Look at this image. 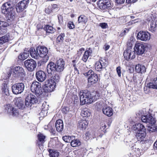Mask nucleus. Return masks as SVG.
<instances>
[{"mask_svg": "<svg viewBox=\"0 0 157 157\" xmlns=\"http://www.w3.org/2000/svg\"><path fill=\"white\" fill-rule=\"evenodd\" d=\"M157 20L155 19L152 20L150 24L149 30L152 32H155L157 29Z\"/></svg>", "mask_w": 157, "mask_h": 157, "instance_id": "b1692460", "label": "nucleus"}, {"mask_svg": "<svg viewBox=\"0 0 157 157\" xmlns=\"http://www.w3.org/2000/svg\"><path fill=\"white\" fill-rule=\"evenodd\" d=\"M150 33L147 32L140 31L137 35V38L139 40L143 41H149L151 39Z\"/></svg>", "mask_w": 157, "mask_h": 157, "instance_id": "f8f14e48", "label": "nucleus"}, {"mask_svg": "<svg viewBox=\"0 0 157 157\" xmlns=\"http://www.w3.org/2000/svg\"><path fill=\"white\" fill-rule=\"evenodd\" d=\"M29 56V51L28 48H25L24 52L21 53L18 56V59L21 60H24Z\"/></svg>", "mask_w": 157, "mask_h": 157, "instance_id": "412c9836", "label": "nucleus"}, {"mask_svg": "<svg viewBox=\"0 0 157 157\" xmlns=\"http://www.w3.org/2000/svg\"><path fill=\"white\" fill-rule=\"evenodd\" d=\"M97 136V133L94 130H90L86 133V139L89 140L90 138H94Z\"/></svg>", "mask_w": 157, "mask_h": 157, "instance_id": "cd10ccee", "label": "nucleus"}, {"mask_svg": "<svg viewBox=\"0 0 157 157\" xmlns=\"http://www.w3.org/2000/svg\"><path fill=\"white\" fill-rule=\"evenodd\" d=\"M55 126L56 130L58 132H61L63 130V127L62 121L60 119L57 120L56 122Z\"/></svg>", "mask_w": 157, "mask_h": 157, "instance_id": "bb28decb", "label": "nucleus"}, {"mask_svg": "<svg viewBox=\"0 0 157 157\" xmlns=\"http://www.w3.org/2000/svg\"><path fill=\"white\" fill-rule=\"evenodd\" d=\"M141 119L143 122L148 123L151 124V126H148L147 128L149 132H154L157 130V126L153 125L155 123V121L153 117L150 115L142 116Z\"/></svg>", "mask_w": 157, "mask_h": 157, "instance_id": "f03ea898", "label": "nucleus"}, {"mask_svg": "<svg viewBox=\"0 0 157 157\" xmlns=\"http://www.w3.org/2000/svg\"><path fill=\"white\" fill-rule=\"evenodd\" d=\"M101 94L100 93H99L98 92H97L95 93V94L94 96V100H96L97 99L101 97Z\"/></svg>", "mask_w": 157, "mask_h": 157, "instance_id": "6e6d98bb", "label": "nucleus"}, {"mask_svg": "<svg viewBox=\"0 0 157 157\" xmlns=\"http://www.w3.org/2000/svg\"><path fill=\"white\" fill-rule=\"evenodd\" d=\"M36 97L33 94H28L25 99V105L27 107L31 106L32 105L37 102Z\"/></svg>", "mask_w": 157, "mask_h": 157, "instance_id": "9b49d317", "label": "nucleus"}, {"mask_svg": "<svg viewBox=\"0 0 157 157\" xmlns=\"http://www.w3.org/2000/svg\"><path fill=\"white\" fill-rule=\"evenodd\" d=\"M64 34H61L59 35L57 38V41L59 42H62L64 40Z\"/></svg>", "mask_w": 157, "mask_h": 157, "instance_id": "8fccbe9b", "label": "nucleus"}, {"mask_svg": "<svg viewBox=\"0 0 157 157\" xmlns=\"http://www.w3.org/2000/svg\"><path fill=\"white\" fill-rule=\"evenodd\" d=\"M117 73L119 77L121 76V68L120 67H117L116 69Z\"/></svg>", "mask_w": 157, "mask_h": 157, "instance_id": "052dcab7", "label": "nucleus"}, {"mask_svg": "<svg viewBox=\"0 0 157 157\" xmlns=\"http://www.w3.org/2000/svg\"><path fill=\"white\" fill-rule=\"evenodd\" d=\"M38 138L40 142L41 143H44L45 142V136L43 134L40 133L38 135Z\"/></svg>", "mask_w": 157, "mask_h": 157, "instance_id": "a18cd8bd", "label": "nucleus"}, {"mask_svg": "<svg viewBox=\"0 0 157 157\" xmlns=\"http://www.w3.org/2000/svg\"><path fill=\"white\" fill-rule=\"evenodd\" d=\"M9 24L6 22L0 21V30H3L4 32H6L4 28L8 26Z\"/></svg>", "mask_w": 157, "mask_h": 157, "instance_id": "a19ab883", "label": "nucleus"}, {"mask_svg": "<svg viewBox=\"0 0 157 157\" xmlns=\"http://www.w3.org/2000/svg\"><path fill=\"white\" fill-rule=\"evenodd\" d=\"M146 48V46L143 43L137 41L135 44L133 49L136 54L142 55L145 52Z\"/></svg>", "mask_w": 157, "mask_h": 157, "instance_id": "39448f33", "label": "nucleus"}, {"mask_svg": "<svg viewBox=\"0 0 157 157\" xmlns=\"http://www.w3.org/2000/svg\"><path fill=\"white\" fill-rule=\"evenodd\" d=\"M88 124V123L85 120H81L78 121V127L80 129H85Z\"/></svg>", "mask_w": 157, "mask_h": 157, "instance_id": "c756f323", "label": "nucleus"}, {"mask_svg": "<svg viewBox=\"0 0 157 157\" xmlns=\"http://www.w3.org/2000/svg\"><path fill=\"white\" fill-rule=\"evenodd\" d=\"M99 26L103 29L107 28L108 27L107 23H101L99 24Z\"/></svg>", "mask_w": 157, "mask_h": 157, "instance_id": "5fc2aeb1", "label": "nucleus"}, {"mask_svg": "<svg viewBox=\"0 0 157 157\" xmlns=\"http://www.w3.org/2000/svg\"><path fill=\"white\" fill-rule=\"evenodd\" d=\"M146 130L145 127L136 132V136L139 141L143 140L146 136Z\"/></svg>", "mask_w": 157, "mask_h": 157, "instance_id": "a211bd4d", "label": "nucleus"}, {"mask_svg": "<svg viewBox=\"0 0 157 157\" xmlns=\"http://www.w3.org/2000/svg\"><path fill=\"white\" fill-rule=\"evenodd\" d=\"M95 93H93L91 94L90 92L88 91L86 97V98L83 101H82L81 103V105H83L86 103H91L94 100V95Z\"/></svg>", "mask_w": 157, "mask_h": 157, "instance_id": "f3484780", "label": "nucleus"}, {"mask_svg": "<svg viewBox=\"0 0 157 157\" xmlns=\"http://www.w3.org/2000/svg\"><path fill=\"white\" fill-rule=\"evenodd\" d=\"M11 69L13 70V72L15 74H17L18 75H24L25 73L23 68L19 66H16Z\"/></svg>", "mask_w": 157, "mask_h": 157, "instance_id": "aec40b11", "label": "nucleus"}, {"mask_svg": "<svg viewBox=\"0 0 157 157\" xmlns=\"http://www.w3.org/2000/svg\"><path fill=\"white\" fill-rule=\"evenodd\" d=\"M18 114L19 113L18 110L17 109L14 108L12 112V113L10 114V115H11L13 116H17L18 115Z\"/></svg>", "mask_w": 157, "mask_h": 157, "instance_id": "864d4df0", "label": "nucleus"}, {"mask_svg": "<svg viewBox=\"0 0 157 157\" xmlns=\"http://www.w3.org/2000/svg\"><path fill=\"white\" fill-rule=\"evenodd\" d=\"M129 72L130 73H132L134 71V69L133 68L130 67L129 69Z\"/></svg>", "mask_w": 157, "mask_h": 157, "instance_id": "774afa93", "label": "nucleus"}, {"mask_svg": "<svg viewBox=\"0 0 157 157\" xmlns=\"http://www.w3.org/2000/svg\"><path fill=\"white\" fill-rule=\"evenodd\" d=\"M80 152V150H76L73 151V153L74 155H73L74 157L78 155L79 156V153Z\"/></svg>", "mask_w": 157, "mask_h": 157, "instance_id": "13d9d810", "label": "nucleus"}, {"mask_svg": "<svg viewBox=\"0 0 157 157\" xmlns=\"http://www.w3.org/2000/svg\"><path fill=\"white\" fill-rule=\"evenodd\" d=\"M98 6L101 9L105 10L111 6L110 0H100L98 2Z\"/></svg>", "mask_w": 157, "mask_h": 157, "instance_id": "4468645a", "label": "nucleus"}, {"mask_svg": "<svg viewBox=\"0 0 157 157\" xmlns=\"http://www.w3.org/2000/svg\"><path fill=\"white\" fill-rule=\"evenodd\" d=\"M52 6H49L45 8V12L47 14H50L52 11Z\"/></svg>", "mask_w": 157, "mask_h": 157, "instance_id": "3c124183", "label": "nucleus"}, {"mask_svg": "<svg viewBox=\"0 0 157 157\" xmlns=\"http://www.w3.org/2000/svg\"><path fill=\"white\" fill-rule=\"evenodd\" d=\"M147 85L149 88L157 89V77L154 78L152 82L148 83Z\"/></svg>", "mask_w": 157, "mask_h": 157, "instance_id": "2f4dec72", "label": "nucleus"}, {"mask_svg": "<svg viewBox=\"0 0 157 157\" xmlns=\"http://www.w3.org/2000/svg\"><path fill=\"white\" fill-rule=\"evenodd\" d=\"M31 90L36 95H40L43 93L42 89L40 84L37 81H34L31 86Z\"/></svg>", "mask_w": 157, "mask_h": 157, "instance_id": "423d86ee", "label": "nucleus"}, {"mask_svg": "<svg viewBox=\"0 0 157 157\" xmlns=\"http://www.w3.org/2000/svg\"><path fill=\"white\" fill-rule=\"evenodd\" d=\"M50 157H58L59 153L57 151L50 149L49 151Z\"/></svg>", "mask_w": 157, "mask_h": 157, "instance_id": "e433bc0d", "label": "nucleus"}, {"mask_svg": "<svg viewBox=\"0 0 157 157\" xmlns=\"http://www.w3.org/2000/svg\"><path fill=\"white\" fill-rule=\"evenodd\" d=\"M29 53H30L31 56L34 59H38L39 56L38 52H37V48L36 50L33 48H31L29 49Z\"/></svg>", "mask_w": 157, "mask_h": 157, "instance_id": "5701e85b", "label": "nucleus"}, {"mask_svg": "<svg viewBox=\"0 0 157 157\" xmlns=\"http://www.w3.org/2000/svg\"><path fill=\"white\" fill-rule=\"evenodd\" d=\"M110 47V46L109 45H105V51L108 50Z\"/></svg>", "mask_w": 157, "mask_h": 157, "instance_id": "338daca9", "label": "nucleus"}, {"mask_svg": "<svg viewBox=\"0 0 157 157\" xmlns=\"http://www.w3.org/2000/svg\"><path fill=\"white\" fill-rule=\"evenodd\" d=\"M39 57H44V62H46L48 60V56L47 55L48 50L46 47L44 46L39 47L37 48Z\"/></svg>", "mask_w": 157, "mask_h": 157, "instance_id": "1a4fd4ad", "label": "nucleus"}, {"mask_svg": "<svg viewBox=\"0 0 157 157\" xmlns=\"http://www.w3.org/2000/svg\"><path fill=\"white\" fill-rule=\"evenodd\" d=\"M107 64V62L105 59L100 58L99 61L96 62L95 65V70L98 71H101L102 68Z\"/></svg>", "mask_w": 157, "mask_h": 157, "instance_id": "ddd939ff", "label": "nucleus"}, {"mask_svg": "<svg viewBox=\"0 0 157 157\" xmlns=\"http://www.w3.org/2000/svg\"><path fill=\"white\" fill-rule=\"evenodd\" d=\"M137 0H126V2L127 3H131L135 2Z\"/></svg>", "mask_w": 157, "mask_h": 157, "instance_id": "0e129e2a", "label": "nucleus"}, {"mask_svg": "<svg viewBox=\"0 0 157 157\" xmlns=\"http://www.w3.org/2000/svg\"><path fill=\"white\" fill-rule=\"evenodd\" d=\"M48 113V111H44L43 110H41V112L39 114L40 117H43L46 116Z\"/></svg>", "mask_w": 157, "mask_h": 157, "instance_id": "603ef678", "label": "nucleus"}, {"mask_svg": "<svg viewBox=\"0 0 157 157\" xmlns=\"http://www.w3.org/2000/svg\"><path fill=\"white\" fill-rule=\"evenodd\" d=\"M25 67L28 71H32L34 70L37 66V63L35 60L32 59H28L24 62Z\"/></svg>", "mask_w": 157, "mask_h": 157, "instance_id": "9d476101", "label": "nucleus"}, {"mask_svg": "<svg viewBox=\"0 0 157 157\" xmlns=\"http://www.w3.org/2000/svg\"><path fill=\"white\" fill-rule=\"evenodd\" d=\"M89 52L88 51H86L82 57V60L84 62H86L89 56Z\"/></svg>", "mask_w": 157, "mask_h": 157, "instance_id": "37998d69", "label": "nucleus"}, {"mask_svg": "<svg viewBox=\"0 0 157 157\" xmlns=\"http://www.w3.org/2000/svg\"><path fill=\"white\" fill-rule=\"evenodd\" d=\"M137 21H136V20H132L131 21H130L128 22V25H132L133 24L135 23Z\"/></svg>", "mask_w": 157, "mask_h": 157, "instance_id": "69168bd1", "label": "nucleus"}, {"mask_svg": "<svg viewBox=\"0 0 157 157\" xmlns=\"http://www.w3.org/2000/svg\"><path fill=\"white\" fill-rule=\"evenodd\" d=\"M62 112L64 114L67 113L69 111V109L68 107H64L62 109Z\"/></svg>", "mask_w": 157, "mask_h": 157, "instance_id": "680f3d73", "label": "nucleus"}, {"mask_svg": "<svg viewBox=\"0 0 157 157\" xmlns=\"http://www.w3.org/2000/svg\"><path fill=\"white\" fill-rule=\"evenodd\" d=\"M132 148L133 151L137 153L138 154L139 153L140 149L136 145V144H135L133 146H132Z\"/></svg>", "mask_w": 157, "mask_h": 157, "instance_id": "09e8293b", "label": "nucleus"}, {"mask_svg": "<svg viewBox=\"0 0 157 157\" xmlns=\"http://www.w3.org/2000/svg\"><path fill=\"white\" fill-rule=\"evenodd\" d=\"M135 39L133 36H131L128 40L127 42V45L128 47H132L135 41Z\"/></svg>", "mask_w": 157, "mask_h": 157, "instance_id": "ea45409f", "label": "nucleus"}, {"mask_svg": "<svg viewBox=\"0 0 157 157\" xmlns=\"http://www.w3.org/2000/svg\"><path fill=\"white\" fill-rule=\"evenodd\" d=\"M44 29L47 33H52L55 31V29L52 26L49 25H46Z\"/></svg>", "mask_w": 157, "mask_h": 157, "instance_id": "58836bf2", "label": "nucleus"}, {"mask_svg": "<svg viewBox=\"0 0 157 157\" xmlns=\"http://www.w3.org/2000/svg\"><path fill=\"white\" fill-rule=\"evenodd\" d=\"M24 101L21 98H17L16 100L15 105L20 109H23L25 107Z\"/></svg>", "mask_w": 157, "mask_h": 157, "instance_id": "c85d7f7f", "label": "nucleus"}, {"mask_svg": "<svg viewBox=\"0 0 157 157\" xmlns=\"http://www.w3.org/2000/svg\"><path fill=\"white\" fill-rule=\"evenodd\" d=\"M85 51V48H80L79 50L78 51L77 54L78 56H80L82 54V52H83Z\"/></svg>", "mask_w": 157, "mask_h": 157, "instance_id": "bf43d9fd", "label": "nucleus"}, {"mask_svg": "<svg viewBox=\"0 0 157 157\" xmlns=\"http://www.w3.org/2000/svg\"><path fill=\"white\" fill-rule=\"evenodd\" d=\"M136 53L132 47H128L123 54L124 58L127 60L134 59L136 57Z\"/></svg>", "mask_w": 157, "mask_h": 157, "instance_id": "0eeeda50", "label": "nucleus"}, {"mask_svg": "<svg viewBox=\"0 0 157 157\" xmlns=\"http://www.w3.org/2000/svg\"><path fill=\"white\" fill-rule=\"evenodd\" d=\"M56 71L60 72L62 71L65 68V62L63 59H59L56 62Z\"/></svg>", "mask_w": 157, "mask_h": 157, "instance_id": "dca6fc26", "label": "nucleus"}, {"mask_svg": "<svg viewBox=\"0 0 157 157\" xmlns=\"http://www.w3.org/2000/svg\"><path fill=\"white\" fill-rule=\"evenodd\" d=\"M2 90L3 93H4L6 95H8L9 94V89L7 84L3 83L2 86Z\"/></svg>", "mask_w": 157, "mask_h": 157, "instance_id": "c9c22d12", "label": "nucleus"}, {"mask_svg": "<svg viewBox=\"0 0 157 157\" xmlns=\"http://www.w3.org/2000/svg\"><path fill=\"white\" fill-rule=\"evenodd\" d=\"M88 90H82L80 91L79 94L80 97V102L83 101L86 98V97L87 94Z\"/></svg>", "mask_w": 157, "mask_h": 157, "instance_id": "7c9ffc66", "label": "nucleus"}, {"mask_svg": "<svg viewBox=\"0 0 157 157\" xmlns=\"http://www.w3.org/2000/svg\"><path fill=\"white\" fill-rule=\"evenodd\" d=\"M48 105L46 102L43 103L41 106V110L47 111L48 110Z\"/></svg>", "mask_w": 157, "mask_h": 157, "instance_id": "de8ad7c7", "label": "nucleus"}, {"mask_svg": "<svg viewBox=\"0 0 157 157\" xmlns=\"http://www.w3.org/2000/svg\"><path fill=\"white\" fill-rule=\"evenodd\" d=\"M116 2L118 4H122L124 3L125 0H115Z\"/></svg>", "mask_w": 157, "mask_h": 157, "instance_id": "e2e57ef3", "label": "nucleus"}, {"mask_svg": "<svg viewBox=\"0 0 157 157\" xmlns=\"http://www.w3.org/2000/svg\"><path fill=\"white\" fill-rule=\"evenodd\" d=\"M90 113L87 109H83L81 112V115L83 117H88L90 115Z\"/></svg>", "mask_w": 157, "mask_h": 157, "instance_id": "79ce46f5", "label": "nucleus"}, {"mask_svg": "<svg viewBox=\"0 0 157 157\" xmlns=\"http://www.w3.org/2000/svg\"><path fill=\"white\" fill-rule=\"evenodd\" d=\"M56 64L53 62H50L48 65L47 70L48 72L51 73V71H56Z\"/></svg>", "mask_w": 157, "mask_h": 157, "instance_id": "393cba45", "label": "nucleus"}, {"mask_svg": "<svg viewBox=\"0 0 157 157\" xmlns=\"http://www.w3.org/2000/svg\"><path fill=\"white\" fill-rule=\"evenodd\" d=\"M84 75L86 76H89L88 79V82L89 84L90 85L95 84L98 81L97 75L91 70H90L87 72L84 73Z\"/></svg>", "mask_w": 157, "mask_h": 157, "instance_id": "20e7f679", "label": "nucleus"}, {"mask_svg": "<svg viewBox=\"0 0 157 157\" xmlns=\"http://www.w3.org/2000/svg\"><path fill=\"white\" fill-rule=\"evenodd\" d=\"M87 17L84 15H81L78 18V23L85 24L87 21Z\"/></svg>", "mask_w": 157, "mask_h": 157, "instance_id": "72a5a7b5", "label": "nucleus"}, {"mask_svg": "<svg viewBox=\"0 0 157 157\" xmlns=\"http://www.w3.org/2000/svg\"><path fill=\"white\" fill-rule=\"evenodd\" d=\"M67 26L68 28L71 29L75 28V25L72 22H69Z\"/></svg>", "mask_w": 157, "mask_h": 157, "instance_id": "4d7b16f0", "label": "nucleus"}, {"mask_svg": "<svg viewBox=\"0 0 157 157\" xmlns=\"http://www.w3.org/2000/svg\"><path fill=\"white\" fill-rule=\"evenodd\" d=\"M14 109L12 105L10 104L7 105L5 106V110L10 115L12 113L13 109Z\"/></svg>", "mask_w": 157, "mask_h": 157, "instance_id": "4c0bfd02", "label": "nucleus"}, {"mask_svg": "<svg viewBox=\"0 0 157 157\" xmlns=\"http://www.w3.org/2000/svg\"><path fill=\"white\" fill-rule=\"evenodd\" d=\"M135 70L137 73H144L146 71L145 67L143 65L139 64L136 65Z\"/></svg>", "mask_w": 157, "mask_h": 157, "instance_id": "a878e982", "label": "nucleus"}, {"mask_svg": "<svg viewBox=\"0 0 157 157\" xmlns=\"http://www.w3.org/2000/svg\"><path fill=\"white\" fill-rule=\"evenodd\" d=\"M24 88L25 85L23 83H18L12 86V90L13 94H17L22 92L24 90Z\"/></svg>", "mask_w": 157, "mask_h": 157, "instance_id": "6e6552de", "label": "nucleus"}, {"mask_svg": "<svg viewBox=\"0 0 157 157\" xmlns=\"http://www.w3.org/2000/svg\"><path fill=\"white\" fill-rule=\"evenodd\" d=\"M55 81L54 79H50L47 81L45 84L44 90L48 92H50L54 90L56 87V82H58L59 77L58 76H55Z\"/></svg>", "mask_w": 157, "mask_h": 157, "instance_id": "7ed1b4c3", "label": "nucleus"}, {"mask_svg": "<svg viewBox=\"0 0 157 157\" xmlns=\"http://www.w3.org/2000/svg\"><path fill=\"white\" fill-rule=\"evenodd\" d=\"M13 9V5L9 2L4 3L1 7L2 13L8 20L11 19L14 15Z\"/></svg>", "mask_w": 157, "mask_h": 157, "instance_id": "f257e3e1", "label": "nucleus"}, {"mask_svg": "<svg viewBox=\"0 0 157 157\" xmlns=\"http://www.w3.org/2000/svg\"><path fill=\"white\" fill-rule=\"evenodd\" d=\"M8 38L7 36H5L0 37V44H3L8 41Z\"/></svg>", "mask_w": 157, "mask_h": 157, "instance_id": "c03bdc74", "label": "nucleus"}, {"mask_svg": "<svg viewBox=\"0 0 157 157\" xmlns=\"http://www.w3.org/2000/svg\"><path fill=\"white\" fill-rule=\"evenodd\" d=\"M36 75L37 79L40 82H43L46 78L45 73L42 71H40L36 72Z\"/></svg>", "mask_w": 157, "mask_h": 157, "instance_id": "6ab92c4d", "label": "nucleus"}, {"mask_svg": "<svg viewBox=\"0 0 157 157\" xmlns=\"http://www.w3.org/2000/svg\"><path fill=\"white\" fill-rule=\"evenodd\" d=\"M29 3V0H23L19 3L17 5L16 9L18 12L23 11L27 6Z\"/></svg>", "mask_w": 157, "mask_h": 157, "instance_id": "2eb2a0df", "label": "nucleus"}, {"mask_svg": "<svg viewBox=\"0 0 157 157\" xmlns=\"http://www.w3.org/2000/svg\"><path fill=\"white\" fill-rule=\"evenodd\" d=\"M144 127V125L141 124H136L133 125L132 127V129L134 131H135V132H137L138 131L142 129Z\"/></svg>", "mask_w": 157, "mask_h": 157, "instance_id": "473e14b6", "label": "nucleus"}, {"mask_svg": "<svg viewBox=\"0 0 157 157\" xmlns=\"http://www.w3.org/2000/svg\"><path fill=\"white\" fill-rule=\"evenodd\" d=\"M102 110L103 113L109 117L111 116L113 114V109L110 107H104Z\"/></svg>", "mask_w": 157, "mask_h": 157, "instance_id": "4be33fe9", "label": "nucleus"}, {"mask_svg": "<svg viewBox=\"0 0 157 157\" xmlns=\"http://www.w3.org/2000/svg\"><path fill=\"white\" fill-rule=\"evenodd\" d=\"M74 137H73V139L71 141V145L73 147H76L80 145L81 143L79 140L78 139H75Z\"/></svg>", "mask_w": 157, "mask_h": 157, "instance_id": "f704fd0d", "label": "nucleus"}, {"mask_svg": "<svg viewBox=\"0 0 157 157\" xmlns=\"http://www.w3.org/2000/svg\"><path fill=\"white\" fill-rule=\"evenodd\" d=\"M73 139V137H71L68 136H64L63 137V140L66 142H71L72 139Z\"/></svg>", "mask_w": 157, "mask_h": 157, "instance_id": "49530a36", "label": "nucleus"}]
</instances>
